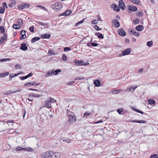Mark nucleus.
<instances>
[{
  "mask_svg": "<svg viewBox=\"0 0 158 158\" xmlns=\"http://www.w3.org/2000/svg\"><path fill=\"white\" fill-rule=\"evenodd\" d=\"M60 154L58 152H54L49 151L42 153L41 155L42 158H60Z\"/></svg>",
  "mask_w": 158,
  "mask_h": 158,
  "instance_id": "obj_1",
  "label": "nucleus"
},
{
  "mask_svg": "<svg viewBox=\"0 0 158 158\" xmlns=\"http://www.w3.org/2000/svg\"><path fill=\"white\" fill-rule=\"evenodd\" d=\"M66 113L69 123L71 124L74 123L76 121V118L74 113L69 110H67Z\"/></svg>",
  "mask_w": 158,
  "mask_h": 158,
  "instance_id": "obj_2",
  "label": "nucleus"
},
{
  "mask_svg": "<svg viewBox=\"0 0 158 158\" xmlns=\"http://www.w3.org/2000/svg\"><path fill=\"white\" fill-rule=\"evenodd\" d=\"M62 4L59 2H56L52 6V8L55 10H59L61 9Z\"/></svg>",
  "mask_w": 158,
  "mask_h": 158,
  "instance_id": "obj_3",
  "label": "nucleus"
},
{
  "mask_svg": "<svg viewBox=\"0 0 158 158\" xmlns=\"http://www.w3.org/2000/svg\"><path fill=\"white\" fill-rule=\"evenodd\" d=\"M128 12L130 13L132 11H136L137 10V7L134 6L129 5L128 7Z\"/></svg>",
  "mask_w": 158,
  "mask_h": 158,
  "instance_id": "obj_4",
  "label": "nucleus"
},
{
  "mask_svg": "<svg viewBox=\"0 0 158 158\" xmlns=\"http://www.w3.org/2000/svg\"><path fill=\"white\" fill-rule=\"evenodd\" d=\"M131 50L130 48L126 49L122 52V53L121 54H120L119 56H120L122 55L123 56L128 55L130 53Z\"/></svg>",
  "mask_w": 158,
  "mask_h": 158,
  "instance_id": "obj_5",
  "label": "nucleus"
},
{
  "mask_svg": "<svg viewBox=\"0 0 158 158\" xmlns=\"http://www.w3.org/2000/svg\"><path fill=\"white\" fill-rule=\"evenodd\" d=\"M74 63H75V65L76 66H79L80 65H86V64L84 63L82 60H75Z\"/></svg>",
  "mask_w": 158,
  "mask_h": 158,
  "instance_id": "obj_6",
  "label": "nucleus"
},
{
  "mask_svg": "<svg viewBox=\"0 0 158 158\" xmlns=\"http://www.w3.org/2000/svg\"><path fill=\"white\" fill-rule=\"evenodd\" d=\"M51 104V103L50 102L49 99H48L44 101V105L43 107L50 109L52 107Z\"/></svg>",
  "mask_w": 158,
  "mask_h": 158,
  "instance_id": "obj_7",
  "label": "nucleus"
},
{
  "mask_svg": "<svg viewBox=\"0 0 158 158\" xmlns=\"http://www.w3.org/2000/svg\"><path fill=\"white\" fill-rule=\"evenodd\" d=\"M118 34L122 36H124L126 35V33L123 28H120L119 29L118 31Z\"/></svg>",
  "mask_w": 158,
  "mask_h": 158,
  "instance_id": "obj_8",
  "label": "nucleus"
},
{
  "mask_svg": "<svg viewBox=\"0 0 158 158\" xmlns=\"http://www.w3.org/2000/svg\"><path fill=\"white\" fill-rule=\"evenodd\" d=\"M39 85V83H36L34 82H31L28 83H26L24 84V86H27V87H30L31 86H32L33 85H35V86H36Z\"/></svg>",
  "mask_w": 158,
  "mask_h": 158,
  "instance_id": "obj_9",
  "label": "nucleus"
},
{
  "mask_svg": "<svg viewBox=\"0 0 158 158\" xmlns=\"http://www.w3.org/2000/svg\"><path fill=\"white\" fill-rule=\"evenodd\" d=\"M137 87V86H133L132 85L130 86L128 88L125 90V91L127 92L129 91H131L132 92H134V90Z\"/></svg>",
  "mask_w": 158,
  "mask_h": 158,
  "instance_id": "obj_10",
  "label": "nucleus"
},
{
  "mask_svg": "<svg viewBox=\"0 0 158 158\" xmlns=\"http://www.w3.org/2000/svg\"><path fill=\"white\" fill-rule=\"evenodd\" d=\"M112 24L114 27L118 28L120 27V24L119 22L116 19H113L112 21Z\"/></svg>",
  "mask_w": 158,
  "mask_h": 158,
  "instance_id": "obj_11",
  "label": "nucleus"
},
{
  "mask_svg": "<svg viewBox=\"0 0 158 158\" xmlns=\"http://www.w3.org/2000/svg\"><path fill=\"white\" fill-rule=\"evenodd\" d=\"M29 4L23 3L22 4L19 5L18 6V7L19 9H23L24 8L29 7Z\"/></svg>",
  "mask_w": 158,
  "mask_h": 158,
  "instance_id": "obj_12",
  "label": "nucleus"
},
{
  "mask_svg": "<svg viewBox=\"0 0 158 158\" xmlns=\"http://www.w3.org/2000/svg\"><path fill=\"white\" fill-rule=\"evenodd\" d=\"M118 5L120 7L122 10H124L125 9V4L122 0H120L118 2Z\"/></svg>",
  "mask_w": 158,
  "mask_h": 158,
  "instance_id": "obj_13",
  "label": "nucleus"
},
{
  "mask_svg": "<svg viewBox=\"0 0 158 158\" xmlns=\"http://www.w3.org/2000/svg\"><path fill=\"white\" fill-rule=\"evenodd\" d=\"M111 7L114 10L118 12L120 10L119 7L114 4H111Z\"/></svg>",
  "mask_w": 158,
  "mask_h": 158,
  "instance_id": "obj_14",
  "label": "nucleus"
},
{
  "mask_svg": "<svg viewBox=\"0 0 158 158\" xmlns=\"http://www.w3.org/2000/svg\"><path fill=\"white\" fill-rule=\"evenodd\" d=\"M6 129V126L4 123L0 124V132H3Z\"/></svg>",
  "mask_w": 158,
  "mask_h": 158,
  "instance_id": "obj_15",
  "label": "nucleus"
},
{
  "mask_svg": "<svg viewBox=\"0 0 158 158\" xmlns=\"http://www.w3.org/2000/svg\"><path fill=\"white\" fill-rule=\"evenodd\" d=\"M20 49L23 51H25L27 50V47L26 46V44L25 43H23L21 45Z\"/></svg>",
  "mask_w": 158,
  "mask_h": 158,
  "instance_id": "obj_16",
  "label": "nucleus"
},
{
  "mask_svg": "<svg viewBox=\"0 0 158 158\" xmlns=\"http://www.w3.org/2000/svg\"><path fill=\"white\" fill-rule=\"evenodd\" d=\"M7 38V35L6 34H4L3 37H2L0 38V44H2L3 43L4 41L6 40Z\"/></svg>",
  "mask_w": 158,
  "mask_h": 158,
  "instance_id": "obj_17",
  "label": "nucleus"
},
{
  "mask_svg": "<svg viewBox=\"0 0 158 158\" xmlns=\"http://www.w3.org/2000/svg\"><path fill=\"white\" fill-rule=\"evenodd\" d=\"M143 26L141 25L137 26L135 28V30L138 31H141L143 30Z\"/></svg>",
  "mask_w": 158,
  "mask_h": 158,
  "instance_id": "obj_18",
  "label": "nucleus"
},
{
  "mask_svg": "<svg viewBox=\"0 0 158 158\" xmlns=\"http://www.w3.org/2000/svg\"><path fill=\"white\" fill-rule=\"evenodd\" d=\"M148 104L153 106L155 105L156 103V102L154 100L151 99H148Z\"/></svg>",
  "mask_w": 158,
  "mask_h": 158,
  "instance_id": "obj_19",
  "label": "nucleus"
},
{
  "mask_svg": "<svg viewBox=\"0 0 158 158\" xmlns=\"http://www.w3.org/2000/svg\"><path fill=\"white\" fill-rule=\"evenodd\" d=\"M41 37L43 39H49L51 36V35L49 34H44L41 35Z\"/></svg>",
  "mask_w": 158,
  "mask_h": 158,
  "instance_id": "obj_20",
  "label": "nucleus"
},
{
  "mask_svg": "<svg viewBox=\"0 0 158 158\" xmlns=\"http://www.w3.org/2000/svg\"><path fill=\"white\" fill-rule=\"evenodd\" d=\"M94 84L95 86L96 87H99L101 85V83L100 81L98 80H94Z\"/></svg>",
  "mask_w": 158,
  "mask_h": 158,
  "instance_id": "obj_21",
  "label": "nucleus"
},
{
  "mask_svg": "<svg viewBox=\"0 0 158 158\" xmlns=\"http://www.w3.org/2000/svg\"><path fill=\"white\" fill-rule=\"evenodd\" d=\"M131 122H133V123H146V122L144 120H132L131 121Z\"/></svg>",
  "mask_w": 158,
  "mask_h": 158,
  "instance_id": "obj_22",
  "label": "nucleus"
},
{
  "mask_svg": "<svg viewBox=\"0 0 158 158\" xmlns=\"http://www.w3.org/2000/svg\"><path fill=\"white\" fill-rule=\"evenodd\" d=\"M40 38L39 37H36L33 38L31 40V42L33 43L40 39Z\"/></svg>",
  "mask_w": 158,
  "mask_h": 158,
  "instance_id": "obj_23",
  "label": "nucleus"
},
{
  "mask_svg": "<svg viewBox=\"0 0 158 158\" xmlns=\"http://www.w3.org/2000/svg\"><path fill=\"white\" fill-rule=\"evenodd\" d=\"M9 73L8 72L0 73V77H5L9 75Z\"/></svg>",
  "mask_w": 158,
  "mask_h": 158,
  "instance_id": "obj_24",
  "label": "nucleus"
},
{
  "mask_svg": "<svg viewBox=\"0 0 158 158\" xmlns=\"http://www.w3.org/2000/svg\"><path fill=\"white\" fill-rule=\"evenodd\" d=\"M143 14V11L142 10H139L138 12L136 13V15L138 16L141 17L142 16Z\"/></svg>",
  "mask_w": 158,
  "mask_h": 158,
  "instance_id": "obj_25",
  "label": "nucleus"
},
{
  "mask_svg": "<svg viewBox=\"0 0 158 158\" xmlns=\"http://www.w3.org/2000/svg\"><path fill=\"white\" fill-rule=\"evenodd\" d=\"M130 1L132 2L133 3L137 5L139 4L140 3L139 0H130Z\"/></svg>",
  "mask_w": 158,
  "mask_h": 158,
  "instance_id": "obj_26",
  "label": "nucleus"
},
{
  "mask_svg": "<svg viewBox=\"0 0 158 158\" xmlns=\"http://www.w3.org/2000/svg\"><path fill=\"white\" fill-rule=\"evenodd\" d=\"M85 19H82V20H81V21H79L77 23H76V24H75V26L76 27H77L78 26L79 24H81L82 23H83L85 20Z\"/></svg>",
  "mask_w": 158,
  "mask_h": 158,
  "instance_id": "obj_27",
  "label": "nucleus"
},
{
  "mask_svg": "<svg viewBox=\"0 0 158 158\" xmlns=\"http://www.w3.org/2000/svg\"><path fill=\"white\" fill-rule=\"evenodd\" d=\"M20 27V26L18 24H14L13 25V27L15 29H18Z\"/></svg>",
  "mask_w": 158,
  "mask_h": 158,
  "instance_id": "obj_28",
  "label": "nucleus"
},
{
  "mask_svg": "<svg viewBox=\"0 0 158 158\" xmlns=\"http://www.w3.org/2000/svg\"><path fill=\"white\" fill-rule=\"evenodd\" d=\"M62 140L64 141H65L67 143H70L71 142L72 140L68 138H63Z\"/></svg>",
  "mask_w": 158,
  "mask_h": 158,
  "instance_id": "obj_29",
  "label": "nucleus"
},
{
  "mask_svg": "<svg viewBox=\"0 0 158 158\" xmlns=\"http://www.w3.org/2000/svg\"><path fill=\"white\" fill-rule=\"evenodd\" d=\"M37 23L39 25L42 26H47L48 25V23H44L38 21Z\"/></svg>",
  "mask_w": 158,
  "mask_h": 158,
  "instance_id": "obj_30",
  "label": "nucleus"
},
{
  "mask_svg": "<svg viewBox=\"0 0 158 158\" xmlns=\"http://www.w3.org/2000/svg\"><path fill=\"white\" fill-rule=\"evenodd\" d=\"M132 109L133 110H134L138 112V113H139L140 114H143V113H144V112L141 111H140L137 109H135L134 107H132Z\"/></svg>",
  "mask_w": 158,
  "mask_h": 158,
  "instance_id": "obj_31",
  "label": "nucleus"
},
{
  "mask_svg": "<svg viewBox=\"0 0 158 158\" xmlns=\"http://www.w3.org/2000/svg\"><path fill=\"white\" fill-rule=\"evenodd\" d=\"M5 11V8L3 6H1L0 7V13L3 14Z\"/></svg>",
  "mask_w": 158,
  "mask_h": 158,
  "instance_id": "obj_32",
  "label": "nucleus"
},
{
  "mask_svg": "<svg viewBox=\"0 0 158 158\" xmlns=\"http://www.w3.org/2000/svg\"><path fill=\"white\" fill-rule=\"evenodd\" d=\"M85 79V78L84 77L77 76L76 77L75 80H81Z\"/></svg>",
  "mask_w": 158,
  "mask_h": 158,
  "instance_id": "obj_33",
  "label": "nucleus"
},
{
  "mask_svg": "<svg viewBox=\"0 0 158 158\" xmlns=\"http://www.w3.org/2000/svg\"><path fill=\"white\" fill-rule=\"evenodd\" d=\"M139 19L136 18L134 19L133 21L134 23L135 24H137L139 23Z\"/></svg>",
  "mask_w": 158,
  "mask_h": 158,
  "instance_id": "obj_34",
  "label": "nucleus"
},
{
  "mask_svg": "<svg viewBox=\"0 0 158 158\" xmlns=\"http://www.w3.org/2000/svg\"><path fill=\"white\" fill-rule=\"evenodd\" d=\"M61 71V70L60 69H56L53 72V73L54 75H56L58 74L59 73H60Z\"/></svg>",
  "mask_w": 158,
  "mask_h": 158,
  "instance_id": "obj_35",
  "label": "nucleus"
},
{
  "mask_svg": "<svg viewBox=\"0 0 158 158\" xmlns=\"http://www.w3.org/2000/svg\"><path fill=\"white\" fill-rule=\"evenodd\" d=\"M48 99L50 102L51 103L52 102H56V100L54 99L53 98L49 97Z\"/></svg>",
  "mask_w": 158,
  "mask_h": 158,
  "instance_id": "obj_36",
  "label": "nucleus"
},
{
  "mask_svg": "<svg viewBox=\"0 0 158 158\" xmlns=\"http://www.w3.org/2000/svg\"><path fill=\"white\" fill-rule=\"evenodd\" d=\"M16 92V91H15V92H11V91H7V92H5L4 93V94L5 95H9L12 93H15Z\"/></svg>",
  "mask_w": 158,
  "mask_h": 158,
  "instance_id": "obj_37",
  "label": "nucleus"
},
{
  "mask_svg": "<svg viewBox=\"0 0 158 158\" xmlns=\"http://www.w3.org/2000/svg\"><path fill=\"white\" fill-rule=\"evenodd\" d=\"M153 44V42L152 41H148L147 43V45L149 47H151Z\"/></svg>",
  "mask_w": 158,
  "mask_h": 158,
  "instance_id": "obj_38",
  "label": "nucleus"
},
{
  "mask_svg": "<svg viewBox=\"0 0 158 158\" xmlns=\"http://www.w3.org/2000/svg\"><path fill=\"white\" fill-rule=\"evenodd\" d=\"M123 109L122 108H120L119 109H118L117 110V112H118V113L119 114H122V112H123Z\"/></svg>",
  "mask_w": 158,
  "mask_h": 158,
  "instance_id": "obj_39",
  "label": "nucleus"
},
{
  "mask_svg": "<svg viewBox=\"0 0 158 158\" xmlns=\"http://www.w3.org/2000/svg\"><path fill=\"white\" fill-rule=\"evenodd\" d=\"M72 13V11L71 10H68L65 11V14L66 15H70Z\"/></svg>",
  "mask_w": 158,
  "mask_h": 158,
  "instance_id": "obj_40",
  "label": "nucleus"
},
{
  "mask_svg": "<svg viewBox=\"0 0 158 158\" xmlns=\"http://www.w3.org/2000/svg\"><path fill=\"white\" fill-rule=\"evenodd\" d=\"M5 32V28L2 26H0V32L3 33Z\"/></svg>",
  "mask_w": 158,
  "mask_h": 158,
  "instance_id": "obj_41",
  "label": "nucleus"
},
{
  "mask_svg": "<svg viewBox=\"0 0 158 158\" xmlns=\"http://www.w3.org/2000/svg\"><path fill=\"white\" fill-rule=\"evenodd\" d=\"M62 59L63 60L65 61L67 60V57L64 54H63L62 56Z\"/></svg>",
  "mask_w": 158,
  "mask_h": 158,
  "instance_id": "obj_42",
  "label": "nucleus"
},
{
  "mask_svg": "<svg viewBox=\"0 0 158 158\" xmlns=\"http://www.w3.org/2000/svg\"><path fill=\"white\" fill-rule=\"evenodd\" d=\"M133 35L136 36H139L140 35V34L139 32L134 31L133 33Z\"/></svg>",
  "mask_w": 158,
  "mask_h": 158,
  "instance_id": "obj_43",
  "label": "nucleus"
},
{
  "mask_svg": "<svg viewBox=\"0 0 158 158\" xmlns=\"http://www.w3.org/2000/svg\"><path fill=\"white\" fill-rule=\"evenodd\" d=\"M150 158H158V155L156 154H154L151 156Z\"/></svg>",
  "mask_w": 158,
  "mask_h": 158,
  "instance_id": "obj_44",
  "label": "nucleus"
},
{
  "mask_svg": "<svg viewBox=\"0 0 158 158\" xmlns=\"http://www.w3.org/2000/svg\"><path fill=\"white\" fill-rule=\"evenodd\" d=\"M25 151H27L28 152H32L33 151V149L31 148H24V150Z\"/></svg>",
  "mask_w": 158,
  "mask_h": 158,
  "instance_id": "obj_45",
  "label": "nucleus"
},
{
  "mask_svg": "<svg viewBox=\"0 0 158 158\" xmlns=\"http://www.w3.org/2000/svg\"><path fill=\"white\" fill-rule=\"evenodd\" d=\"M91 114V113H87L85 112L83 115V117H85L86 116H89Z\"/></svg>",
  "mask_w": 158,
  "mask_h": 158,
  "instance_id": "obj_46",
  "label": "nucleus"
},
{
  "mask_svg": "<svg viewBox=\"0 0 158 158\" xmlns=\"http://www.w3.org/2000/svg\"><path fill=\"white\" fill-rule=\"evenodd\" d=\"M53 73V72H48L46 75V77H48L49 76H51L52 74Z\"/></svg>",
  "mask_w": 158,
  "mask_h": 158,
  "instance_id": "obj_47",
  "label": "nucleus"
},
{
  "mask_svg": "<svg viewBox=\"0 0 158 158\" xmlns=\"http://www.w3.org/2000/svg\"><path fill=\"white\" fill-rule=\"evenodd\" d=\"M71 50V49L69 47H65L64 48V51L65 52H67Z\"/></svg>",
  "mask_w": 158,
  "mask_h": 158,
  "instance_id": "obj_48",
  "label": "nucleus"
},
{
  "mask_svg": "<svg viewBox=\"0 0 158 158\" xmlns=\"http://www.w3.org/2000/svg\"><path fill=\"white\" fill-rule=\"evenodd\" d=\"M17 23L20 24H23L22 20L21 19H19L17 21Z\"/></svg>",
  "mask_w": 158,
  "mask_h": 158,
  "instance_id": "obj_49",
  "label": "nucleus"
},
{
  "mask_svg": "<svg viewBox=\"0 0 158 158\" xmlns=\"http://www.w3.org/2000/svg\"><path fill=\"white\" fill-rule=\"evenodd\" d=\"M21 35H22V36L20 38V39L21 40L24 39L26 38V36L25 35H24V34H22Z\"/></svg>",
  "mask_w": 158,
  "mask_h": 158,
  "instance_id": "obj_50",
  "label": "nucleus"
},
{
  "mask_svg": "<svg viewBox=\"0 0 158 158\" xmlns=\"http://www.w3.org/2000/svg\"><path fill=\"white\" fill-rule=\"evenodd\" d=\"M98 23V22L97 20H93L92 21V23L93 24H97Z\"/></svg>",
  "mask_w": 158,
  "mask_h": 158,
  "instance_id": "obj_51",
  "label": "nucleus"
},
{
  "mask_svg": "<svg viewBox=\"0 0 158 158\" xmlns=\"http://www.w3.org/2000/svg\"><path fill=\"white\" fill-rule=\"evenodd\" d=\"M19 78L21 80H23L27 79V78H28V77L26 75L24 77H20Z\"/></svg>",
  "mask_w": 158,
  "mask_h": 158,
  "instance_id": "obj_52",
  "label": "nucleus"
},
{
  "mask_svg": "<svg viewBox=\"0 0 158 158\" xmlns=\"http://www.w3.org/2000/svg\"><path fill=\"white\" fill-rule=\"evenodd\" d=\"M94 28L97 31H99L101 30V29L98 26L95 25L94 26Z\"/></svg>",
  "mask_w": 158,
  "mask_h": 158,
  "instance_id": "obj_53",
  "label": "nucleus"
},
{
  "mask_svg": "<svg viewBox=\"0 0 158 158\" xmlns=\"http://www.w3.org/2000/svg\"><path fill=\"white\" fill-rule=\"evenodd\" d=\"M91 44L93 47H97L98 46V44L94 43H91Z\"/></svg>",
  "mask_w": 158,
  "mask_h": 158,
  "instance_id": "obj_54",
  "label": "nucleus"
},
{
  "mask_svg": "<svg viewBox=\"0 0 158 158\" xmlns=\"http://www.w3.org/2000/svg\"><path fill=\"white\" fill-rule=\"evenodd\" d=\"M120 90L119 89H114V94H117L120 92Z\"/></svg>",
  "mask_w": 158,
  "mask_h": 158,
  "instance_id": "obj_55",
  "label": "nucleus"
},
{
  "mask_svg": "<svg viewBox=\"0 0 158 158\" xmlns=\"http://www.w3.org/2000/svg\"><path fill=\"white\" fill-rule=\"evenodd\" d=\"M98 37L99 38L103 39L104 38V36L101 33H100L99 35L98 36Z\"/></svg>",
  "mask_w": 158,
  "mask_h": 158,
  "instance_id": "obj_56",
  "label": "nucleus"
},
{
  "mask_svg": "<svg viewBox=\"0 0 158 158\" xmlns=\"http://www.w3.org/2000/svg\"><path fill=\"white\" fill-rule=\"evenodd\" d=\"M54 51L52 50H49L48 51V53L49 54L53 55L54 54Z\"/></svg>",
  "mask_w": 158,
  "mask_h": 158,
  "instance_id": "obj_57",
  "label": "nucleus"
},
{
  "mask_svg": "<svg viewBox=\"0 0 158 158\" xmlns=\"http://www.w3.org/2000/svg\"><path fill=\"white\" fill-rule=\"evenodd\" d=\"M29 30L31 32H33L34 31V28L33 26L29 28Z\"/></svg>",
  "mask_w": 158,
  "mask_h": 158,
  "instance_id": "obj_58",
  "label": "nucleus"
},
{
  "mask_svg": "<svg viewBox=\"0 0 158 158\" xmlns=\"http://www.w3.org/2000/svg\"><path fill=\"white\" fill-rule=\"evenodd\" d=\"M15 68L16 69H21V67L20 66L19 64H16L15 65Z\"/></svg>",
  "mask_w": 158,
  "mask_h": 158,
  "instance_id": "obj_59",
  "label": "nucleus"
},
{
  "mask_svg": "<svg viewBox=\"0 0 158 158\" xmlns=\"http://www.w3.org/2000/svg\"><path fill=\"white\" fill-rule=\"evenodd\" d=\"M89 38V37L88 36H86L84 37L82 39V40L81 41H81H83V40H87L88 38Z\"/></svg>",
  "mask_w": 158,
  "mask_h": 158,
  "instance_id": "obj_60",
  "label": "nucleus"
},
{
  "mask_svg": "<svg viewBox=\"0 0 158 158\" xmlns=\"http://www.w3.org/2000/svg\"><path fill=\"white\" fill-rule=\"evenodd\" d=\"M12 4L13 5H15L16 4L15 0H10Z\"/></svg>",
  "mask_w": 158,
  "mask_h": 158,
  "instance_id": "obj_61",
  "label": "nucleus"
},
{
  "mask_svg": "<svg viewBox=\"0 0 158 158\" xmlns=\"http://www.w3.org/2000/svg\"><path fill=\"white\" fill-rule=\"evenodd\" d=\"M2 5H3V6L4 7H5V8H7L8 7L7 6V4L6 2H3L2 3Z\"/></svg>",
  "mask_w": 158,
  "mask_h": 158,
  "instance_id": "obj_62",
  "label": "nucleus"
},
{
  "mask_svg": "<svg viewBox=\"0 0 158 158\" xmlns=\"http://www.w3.org/2000/svg\"><path fill=\"white\" fill-rule=\"evenodd\" d=\"M42 96V95H39L37 94H34V97L35 98H38L40 97H41Z\"/></svg>",
  "mask_w": 158,
  "mask_h": 158,
  "instance_id": "obj_63",
  "label": "nucleus"
},
{
  "mask_svg": "<svg viewBox=\"0 0 158 158\" xmlns=\"http://www.w3.org/2000/svg\"><path fill=\"white\" fill-rule=\"evenodd\" d=\"M16 150L18 151H19L21 150H24V148H22L21 147H18L17 148Z\"/></svg>",
  "mask_w": 158,
  "mask_h": 158,
  "instance_id": "obj_64",
  "label": "nucleus"
}]
</instances>
